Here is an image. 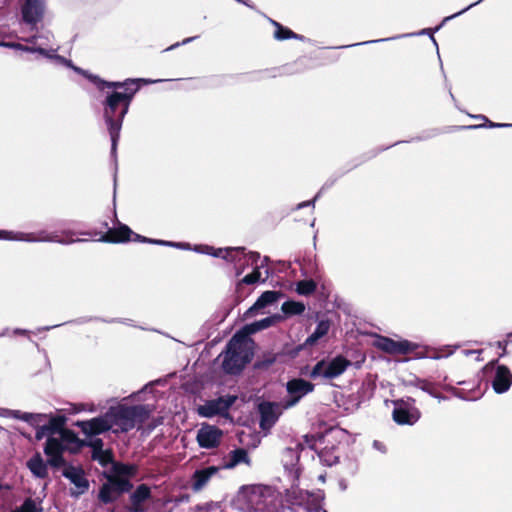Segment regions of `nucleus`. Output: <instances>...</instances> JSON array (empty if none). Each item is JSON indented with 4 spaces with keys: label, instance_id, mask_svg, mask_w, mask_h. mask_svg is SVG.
I'll list each match as a JSON object with an SVG mask.
<instances>
[{
    "label": "nucleus",
    "instance_id": "nucleus-9",
    "mask_svg": "<svg viewBox=\"0 0 512 512\" xmlns=\"http://www.w3.org/2000/svg\"><path fill=\"white\" fill-rule=\"evenodd\" d=\"M0 239L27 241V242L52 241V242H59V243H63V244L74 242V240L72 238H60L58 235H48L44 232H41L39 235L35 236L34 234L13 233V232L5 231V230L0 231Z\"/></svg>",
    "mask_w": 512,
    "mask_h": 512
},
{
    "label": "nucleus",
    "instance_id": "nucleus-30",
    "mask_svg": "<svg viewBox=\"0 0 512 512\" xmlns=\"http://www.w3.org/2000/svg\"><path fill=\"white\" fill-rule=\"evenodd\" d=\"M316 288L315 283L312 280L300 281L297 284V292L301 295H308L314 292Z\"/></svg>",
    "mask_w": 512,
    "mask_h": 512
},
{
    "label": "nucleus",
    "instance_id": "nucleus-45",
    "mask_svg": "<svg viewBox=\"0 0 512 512\" xmlns=\"http://www.w3.org/2000/svg\"><path fill=\"white\" fill-rule=\"evenodd\" d=\"M26 51H33L32 49L30 48H24Z\"/></svg>",
    "mask_w": 512,
    "mask_h": 512
},
{
    "label": "nucleus",
    "instance_id": "nucleus-22",
    "mask_svg": "<svg viewBox=\"0 0 512 512\" xmlns=\"http://www.w3.org/2000/svg\"><path fill=\"white\" fill-rule=\"evenodd\" d=\"M27 466L33 475L39 478H45L47 476V465L43 461L40 454L34 455L28 462Z\"/></svg>",
    "mask_w": 512,
    "mask_h": 512
},
{
    "label": "nucleus",
    "instance_id": "nucleus-18",
    "mask_svg": "<svg viewBox=\"0 0 512 512\" xmlns=\"http://www.w3.org/2000/svg\"><path fill=\"white\" fill-rule=\"evenodd\" d=\"M219 471L218 467L210 466L200 470H196L192 477L191 487L194 491L203 489L210 479L215 476Z\"/></svg>",
    "mask_w": 512,
    "mask_h": 512
},
{
    "label": "nucleus",
    "instance_id": "nucleus-32",
    "mask_svg": "<svg viewBox=\"0 0 512 512\" xmlns=\"http://www.w3.org/2000/svg\"><path fill=\"white\" fill-rule=\"evenodd\" d=\"M274 24L277 27V30L275 31V38H277L278 40H284V39H288L291 37H296L291 30L283 28L276 22Z\"/></svg>",
    "mask_w": 512,
    "mask_h": 512
},
{
    "label": "nucleus",
    "instance_id": "nucleus-10",
    "mask_svg": "<svg viewBox=\"0 0 512 512\" xmlns=\"http://www.w3.org/2000/svg\"><path fill=\"white\" fill-rule=\"evenodd\" d=\"M131 487L128 480L123 478H114L103 484L99 492V499L104 503L114 501L122 492Z\"/></svg>",
    "mask_w": 512,
    "mask_h": 512
},
{
    "label": "nucleus",
    "instance_id": "nucleus-26",
    "mask_svg": "<svg viewBox=\"0 0 512 512\" xmlns=\"http://www.w3.org/2000/svg\"><path fill=\"white\" fill-rule=\"evenodd\" d=\"M92 446L94 447V459L98 460L102 465H106L111 462V453L109 451L102 450V441L100 439L95 440Z\"/></svg>",
    "mask_w": 512,
    "mask_h": 512
},
{
    "label": "nucleus",
    "instance_id": "nucleus-23",
    "mask_svg": "<svg viewBox=\"0 0 512 512\" xmlns=\"http://www.w3.org/2000/svg\"><path fill=\"white\" fill-rule=\"evenodd\" d=\"M131 235H134L135 238L133 240H139L140 236L137 234H134L131 229L126 225H121L116 229L109 231V236L112 241L114 242H123L130 240Z\"/></svg>",
    "mask_w": 512,
    "mask_h": 512
},
{
    "label": "nucleus",
    "instance_id": "nucleus-41",
    "mask_svg": "<svg viewBox=\"0 0 512 512\" xmlns=\"http://www.w3.org/2000/svg\"><path fill=\"white\" fill-rule=\"evenodd\" d=\"M308 204H309L308 202H304V203L299 204L298 207L301 208V207H304V206H306Z\"/></svg>",
    "mask_w": 512,
    "mask_h": 512
},
{
    "label": "nucleus",
    "instance_id": "nucleus-39",
    "mask_svg": "<svg viewBox=\"0 0 512 512\" xmlns=\"http://www.w3.org/2000/svg\"><path fill=\"white\" fill-rule=\"evenodd\" d=\"M5 45L8 46V47L22 48V46L19 45V44L18 45H16V44H5Z\"/></svg>",
    "mask_w": 512,
    "mask_h": 512
},
{
    "label": "nucleus",
    "instance_id": "nucleus-27",
    "mask_svg": "<svg viewBox=\"0 0 512 512\" xmlns=\"http://www.w3.org/2000/svg\"><path fill=\"white\" fill-rule=\"evenodd\" d=\"M242 462L249 463L247 452L244 449H237L231 452L229 463L226 466L232 468Z\"/></svg>",
    "mask_w": 512,
    "mask_h": 512
},
{
    "label": "nucleus",
    "instance_id": "nucleus-13",
    "mask_svg": "<svg viewBox=\"0 0 512 512\" xmlns=\"http://www.w3.org/2000/svg\"><path fill=\"white\" fill-rule=\"evenodd\" d=\"M314 385L304 379H293L287 383V391L291 400L284 404V408L294 406L303 396L312 392Z\"/></svg>",
    "mask_w": 512,
    "mask_h": 512
},
{
    "label": "nucleus",
    "instance_id": "nucleus-17",
    "mask_svg": "<svg viewBox=\"0 0 512 512\" xmlns=\"http://www.w3.org/2000/svg\"><path fill=\"white\" fill-rule=\"evenodd\" d=\"M44 13V0H25L22 6V15L25 22L37 23Z\"/></svg>",
    "mask_w": 512,
    "mask_h": 512
},
{
    "label": "nucleus",
    "instance_id": "nucleus-46",
    "mask_svg": "<svg viewBox=\"0 0 512 512\" xmlns=\"http://www.w3.org/2000/svg\"><path fill=\"white\" fill-rule=\"evenodd\" d=\"M508 336H509V337H511V336H512V334H509Z\"/></svg>",
    "mask_w": 512,
    "mask_h": 512
},
{
    "label": "nucleus",
    "instance_id": "nucleus-12",
    "mask_svg": "<svg viewBox=\"0 0 512 512\" xmlns=\"http://www.w3.org/2000/svg\"><path fill=\"white\" fill-rule=\"evenodd\" d=\"M284 405L279 403L264 402L259 405L261 415L260 426L262 429H270L282 414Z\"/></svg>",
    "mask_w": 512,
    "mask_h": 512
},
{
    "label": "nucleus",
    "instance_id": "nucleus-43",
    "mask_svg": "<svg viewBox=\"0 0 512 512\" xmlns=\"http://www.w3.org/2000/svg\"><path fill=\"white\" fill-rule=\"evenodd\" d=\"M498 345H499V347H503V349L505 350L506 344L503 345L502 342H499Z\"/></svg>",
    "mask_w": 512,
    "mask_h": 512
},
{
    "label": "nucleus",
    "instance_id": "nucleus-19",
    "mask_svg": "<svg viewBox=\"0 0 512 512\" xmlns=\"http://www.w3.org/2000/svg\"><path fill=\"white\" fill-rule=\"evenodd\" d=\"M63 475L75 485L74 493L81 494L88 488V481L81 469L69 466L63 470Z\"/></svg>",
    "mask_w": 512,
    "mask_h": 512
},
{
    "label": "nucleus",
    "instance_id": "nucleus-35",
    "mask_svg": "<svg viewBox=\"0 0 512 512\" xmlns=\"http://www.w3.org/2000/svg\"><path fill=\"white\" fill-rule=\"evenodd\" d=\"M44 436H48V438H49V437H51V436H53V434H52V433H50V430L48 429L47 425H44V426L40 427V428L37 430V432H36V438H37V439H41V438H43Z\"/></svg>",
    "mask_w": 512,
    "mask_h": 512
},
{
    "label": "nucleus",
    "instance_id": "nucleus-42",
    "mask_svg": "<svg viewBox=\"0 0 512 512\" xmlns=\"http://www.w3.org/2000/svg\"><path fill=\"white\" fill-rule=\"evenodd\" d=\"M192 39H193V38H187V39H185L182 43H183V44H186V43L190 42Z\"/></svg>",
    "mask_w": 512,
    "mask_h": 512
},
{
    "label": "nucleus",
    "instance_id": "nucleus-6",
    "mask_svg": "<svg viewBox=\"0 0 512 512\" xmlns=\"http://www.w3.org/2000/svg\"><path fill=\"white\" fill-rule=\"evenodd\" d=\"M197 251L201 253L211 254L215 257H221L230 261H238L240 262L242 259L245 261L244 264L254 266V270L252 273L247 274L243 279L242 283L245 284H254L261 279V272L259 270V266L256 264L259 258V255L256 253L244 254L243 249L240 248H230L226 250L218 249L215 250L213 247L204 246L198 248Z\"/></svg>",
    "mask_w": 512,
    "mask_h": 512
},
{
    "label": "nucleus",
    "instance_id": "nucleus-25",
    "mask_svg": "<svg viewBox=\"0 0 512 512\" xmlns=\"http://www.w3.org/2000/svg\"><path fill=\"white\" fill-rule=\"evenodd\" d=\"M330 328V324L327 321H321L318 323L315 331L306 339L305 344L312 346L314 345L320 338L325 336Z\"/></svg>",
    "mask_w": 512,
    "mask_h": 512
},
{
    "label": "nucleus",
    "instance_id": "nucleus-14",
    "mask_svg": "<svg viewBox=\"0 0 512 512\" xmlns=\"http://www.w3.org/2000/svg\"><path fill=\"white\" fill-rule=\"evenodd\" d=\"M222 438V431L212 425H202L197 432V441L202 448L211 449L217 447Z\"/></svg>",
    "mask_w": 512,
    "mask_h": 512
},
{
    "label": "nucleus",
    "instance_id": "nucleus-29",
    "mask_svg": "<svg viewBox=\"0 0 512 512\" xmlns=\"http://www.w3.org/2000/svg\"><path fill=\"white\" fill-rule=\"evenodd\" d=\"M258 331H261V328L258 326L257 321L251 324H248L244 326L239 332H237L235 335H240L245 338V340L252 341V339L249 337L251 334H254Z\"/></svg>",
    "mask_w": 512,
    "mask_h": 512
},
{
    "label": "nucleus",
    "instance_id": "nucleus-2",
    "mask_svg": "<svg viewBox=\"0 0 512 512\" xmlns=\"http://www.w3.org/2000/svg\"><path fill=\"white\" fill-rule=\"evenodd\" d=\"M129 85H135L134 81L125 83L110 82L107 83L108 87L123 88L122 92H114L106 99L104 108V117L108 125V130L112 141V151L116 150L119 133L122 126V121L126 115L130 101L137 91V88H131Z\"/></svg>",
    "mask_w": 512,
    "mask_h": 512
},
{
    "label": "nucleus",
    "instance_id": "nucleus-21",
    "mask_svg": "<svg viewBox=\"0 0 512 512\" xmlns=\"http://www.w3.org/2000/svg\"><path fill=\"white\" fill-rule=\"evenodd\" d=\"M281 294L276 291H266L264 292L254 303L253 306H251L247 312L246 317H252L255 316L259 310L265 308L266 306L275 303Z\"/></svg>",
    "mask_w": 512,
    "mask_h": 512
},
{
    "label": "nucleus",
    "instance_id": "nucleus-20",
    "mask_svg": "<svg viewBox=\"0 0 512 512\" xmlns=\"http://www.w3.org/2000/svg\"><path fill=\"white\" fill-rule=\"evenodd\" d=\"M512 384V374L506 366H498L493 381V388L497 393L506 392Z\"/></svg>",
    "mask_w": 512,
    "mask_h": 512
},
{
    "label": "nucleus",
    "instance_id": "nucleus-15",
    "mask_svg": "<svg viewBox=\"0 0 512 512\" xmlns=\"http://www.w3.org/2000/svg\"><path fill=\"white\" fill-rule=\"evenodd\" d=\"M420 417L419 411L404 402L396 403V406L393 410V419L398 424H408L412 425L418 421Z\"/></svg>",
    "mask_w": 512,
    "mask_h": 512
},
{
    "label": "nucleus",
    "instance_id": "nucleus-3",
    "mask_svg": "<svg viewBox=\"0 0 512 512\" xmlns=\"http://www.w3.org/2000/svg\"><path fill=\"white\" fill-rule=\"evenodd\" d=\"M64 422L63 417H53L47 424L53 436L47 439L44 452L49 458V464L54 467H59L64 463L63 451H73L78 448L76 435L72 431L63 428Z\"/></svg>",
    "mask_w": 512,
    "mask_h": 512
},
{
    "label": "nucleus",
    "instance_id": "nucleus-24",
    "mask_svg": "<svg viewBox=\"0 0 512 512\" xmlns=\"http://www.w3.org/2000/svg\"><path fill=\"white\" fill-rule=\"evenodd\" d=\"M150 494V488L145 484H141L132 493L131 502L135 507H139L150 498Z\"/></svg>",
    "mask_w": 512,
    "mask_h": 512
},
{
    "label": "nucleus",
    "instance_id": "nucleus-37",
    "mask_svg": "<svg viewBox=\"0 0 512 512\" xmlns=\"http://www.w3.org/2000/svg\"><path fill=\"white\" fill-rule=\"evenodd\" d=\"M37 51H38L39 53H41V54L45 55V56H49V57L51 56V55H50L47 51H45L44 49H38Z\"/></svg>",
    "mask_w": 512,
    "mask_h": 512
},
{
    "label": "nucleus",
    "instance_id": "nucleus-34",
    "mask_svg": "<svg viewBox=\"0 0 512 512\" xmlns=\"http://www.w3.org/2000/svg\"><path fill=\"white\" fill-rule=\"evenodd\" d=\"M20 512H38V507L34 501L27 500L24 502Z\"/></svg>",
    "mask_w": 512,
    "mask_h": 512
},
{
    "label": "nucleus",
    "instance_id": "nucleus-1",
    "mask_svg": "<svg viewBox=\"0 0 512 512\" xmlns=\"http://www.w3.org/2000/svg\"><path fill=\"white\" fill-rule=\"evenodd\" d=\"M148 412L143 406L118 405L111 407L102 417L87 421H78L76 426L87 436H93L112 430L114 433L127 432L148 418Z\"/></svg>",
    "mask_w": 512,
    "mask_h": 512
},
{
    "label": "nucleus",
    "instance_id": "nucleus-40",
    "mask_svg": "<svg viewBox=\"0 0 512 512\" xmlns=\"http://www.w3.org/2000/svg\"><path fill=\"white\" fill-rule=\"evenodd\" d=\"M8 414H9V415H10V414H11V415H13L14 417H18L17 412H7L5 415H8Z\"/></svg>",
    "mask_w": 512,
    "mask_h": 512
},
{
    "label": "nucleus",
    "instance_id": "nucleus-7",
    "mask_svg": "<svg viewBox=\"0 0 512 512\" xmlns=\"http://www.w3.org/2000/svg\"><path fill=\"white\" fill-rule=\"evenodd\" d=\"M351 365V362L343 356H337L331 360L319 361L311 371V377H323L332 379L340 376Z\"/></svg>",
    "mask_w": 512,
    "mask_h": 512
},
{
    "label": "nucleus",
    "instance_id": "nucleus-5",
    "mask_svg": "<svg viewBox=\"0 0 512 512\" xmlns=\"http://www.w3.org/2000/svg\"><path fill=\"white\" fill-rule=\"evenodd\" d=\"M254 342L248 341L240 335H234L227 345L222 362L227 373L235 374L250 362L253 356Z\"/></svg>",
    "mask_w": 512,
    "mask_h": 512
},
{
    "label": "nucleus",
    "instance_id": "nucleus-44",
    "mask_svg": "<svg viewBox=\"0 0 512 512\" xmlns=\"http://www.w3.org/2000/svg\"><path fill=\"white\" fill-rule=\"evenodd\" d=\"M491 126H498V127H501V126H506V125H505V124H497V125H495V124H491Z\"/></svg>",
    "mask_w": 512,
    "mask_h": 512
},
{
    "label": "nucleus",
    "instance_id": "nucleus-8",
    "mask_svg": "<svg viewBox=\"0 0 512 512\" xmlns=\"http://www.w3.org/2000/svg\"><path fill=\"white\" fill-rule=\"evenodd\" d=\"M292 493L296 494L292 500L293 505L303 507L308 512H320L321 510L326 512L323 505L324 497L321 492L293 491Z\"/></svg>",
    "mask_w": 512,
    "mask_h": 512
},
{
    "label": "nucleus",
    "instance_id": "nucleus-38",
    "mask_svg": "<svg viewBox=\"0 0 512 512\" xmlns=\"http://www.w3.org/2000/svg\"><path fill=\"white\" fill-rule=\"evenodd\" d=\"M150 242H152L151 240H149ZM154 243H158V244H165V245H173L172 243L170 242H164V241H153Z\"/></svg>",
    "mask_w": 512,
    "mask_h": 512
},
{
    "label": "nucleus",
    "instance_id": "nucleus-31",
    "mask_svg": "<svg viewBox=\"0 0 512 512\" xmlns=\"http://www.w3.org/2000/svg\"><path fill=\"white\" fill-rule=\"evenodd\" d=\"M115 472L118 475L117 478H121V476H133L136 473V467L134 465L117 464L115 466Z\"/></svg>",
    "mask_w": 512,
    "mask_h": 512
},
{
    "label": "nucleus",
    "instance_id": "nucleus-33",
    "mask_svg": "<svg viewBox=\"0 0 512 512\" xmlns=\"http://www.w3.org/2000/svg\"><path fill=\"white\" fill-rule=\"evenodd\" d=\"M281 319L280 315H274L270 317H266L262 320L257 321L258 326L261 328V330L266 329L272 325H274L276 322H278Z\"/></svg>",
    "mask_w": 512,
    "mask_h": 512
},
{
    "label": "nucleus",
    "instance_id": "nucleus-28",
    "mask_svg": "<svg viewBox=\"0 0 512 512\" xmlns=\"http://www.w3.org/2000/svg\"><path fill=\"white\" fill-rule=\"evenodd\" d=\"M305 306L301 302L287 301L282 305V311L288 315H298L303 313Z\"/></svg>",
    "mask_w": 512,
    "mask_h": 512
},
{
    "label": "nucleus",
    "instance_id": "nucleus-11",
    "mask_svg": "<svg viewBox=\"0 0 512 512\" xmlns=\"http://www.w3.org/2000/svg\"><path fill=\"white\" fill-rule=\"evenodd\" d=\"M234 400V397H220L218 399L210 400L205 404L198 406L197 412L200 416L207 418H211L216 415H223L234 403Z\"/></svg>",
    "mask_w": 512,
    "mask_h": 512
},
{
    "label": "nucleus",
    "instance_id": "nucleus-36",
    "mask_svg": "<svg viewBox=\"0 0 512 512\" xmlns=\"http://www.w3.org/2000/svg\"><path fill=\"white\" fill-rule=\"evenodd\" d=\"M476 4H478V2H475V3H473V4H470L467 8H465V9H463L462 11L458 12V13H457V15H459V14H461V13H463V12L467 11L469 8L473 7V6H474V5H476ZM454 16H456V14H455Z\"/></svg>",
    "mask_w": 512,
    "mask_h": 512
},
{
    "label": "nucleus",
    "instance_id": "nucleus-4",
    "mask_svg": "<svg viewBox=\"0 0 512 512\" xmlns=\"http://www.w3.org/2000/svg\"><path fill=\"white\" fill-rule=\"evenodd\" d=\"M275 491L263 485H250L242 487L236 496L240 510H253L263 512L269 510L276 501Z\"/></svg>",
    "mask_w": 512,
    "mask_h": 512
},
{
    "label": "nucleus",
    "instance_id": "nucleus-16",
    "mask_svg": "<svg viewBox=\"0 0 512 512\" xmlns=\"http://www.w3.org/2000/svg\"><path fill=\"white\" fill-rule=\"evenodd\" d=\"M376 347L391 354H406L413 350L414 346L406 341H394L386 337H380L375 342Z\"/></svg>",
    "mask_w": 512,
    "mask_h": 512
}]
</instances>
